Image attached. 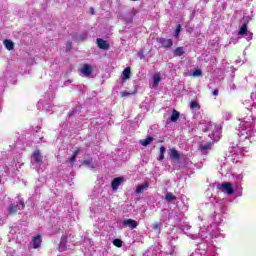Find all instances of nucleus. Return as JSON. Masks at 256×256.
Instances as JSON below:
<instances>
[{
    "label": "nucleus",
    "instance_id": "obj_1",
    "mask_svg": "<svg viewBox=\"0 0 256 256\" xmlns=\"http://www.w3.org/2000/svg\"><path fill=\"white\" fill-rule=\"evenodd\" d=\"M249 21H251V17H243L241 20L242 26L238 31V35L245 37V39H247L248 41L253 39V34L249 30H247V23H249Z\"/></svg>",
    "mask_w": 256,
    "mask_h": 256
},
{
    "label": "nucleus",
    "instance_id": "obj_2",
    "mask_svg": "<svg viewBox=\"0 0 256 256\" xmlns=\"http://www.w3.org/2000/svg\"><path fill=\"white\" fill-rule=\"evenodd\" d=\"M254 133L255 130H253V127H245L239 125L237 135L240 136L241 139H247L248 137H252Z\"/></svg>",
    "mask_w": 256,
    "mask_h": 256
},
{
    "label": "nucleus",
    "instance_id": "obj_3",
    "mask_svg": "<svg viewBox=\"0 0 256 256\" xmlns=\"http://www.w3.org/2000/svg\"><path fill=\"white\" fill-rule=\"evenodd\" d=\"M168 157L171 161H181V159H185V155L179 152L176 148H170L168 150Z\"/></svg>",
    "mask_w": 256,
    "mask_h": 256
},
{
    "label": "nucleus",
    "instance_id": "obj_4",
    "mask_svg": "<svg viewBox=\"0 0 256 256\" xmlns=\"http://www.w3.org/2000/svg\"><path fill=\"white\" fill-rule=\"evenodd\" d=\"M148 133L149 136H147L146 139L140 140V145H142V147H147L148 145H151L153 143V137H157L158 132H153V128L151 127L148 130Z\"/></svg>",
    "mask_w": 256,
    "mask_h": 256
},
{
    "label": "nucleus",
    "instance_id": "obj_5",
    "mask_svg": "<svg viewBox=\"0 0 256 256\" xmlns=\"http://www.w3.org/2000/svg\"><path fill=\"white\" fill-rule=\"evenodd\" d=\"M136 13L137 12L135 11V9H132V10L122 14L120 16V19H122V21H125L127 24L133 23V18L135 17Z\"/></svg>",
    "mask_w": 256,
    "mask_h": 256
},
{
    "label": "nucleus",
    "instance_id": "obj_6",
    "mask_svg": "<svg viewBox=\"0 0 256 256\" xmlns=\"http://www.w3.org/2000/svg\"><path fill=\"white\" fill-rule=\"evenodd\" d=\"M217 188L221 191H225L228 195H233V193H235V190L233 189V184H231L230 182L218 184Z\"/></svg>",
    "mask_w": 256,
    "mask_h": 256
},
{
    "label": "nucleus",
    "instance_id": "obj_7",
    "mask_svg": "<svg viewBox=\"0 0 256 256\" xmlns=\"http://www.w3.org/2000/svg\"><path fill=\"white\" fill-rule=\"evenodd\" d=\"M72 41H75L76 43H80L81 41H87V37H89V34L87 33H77L74 32L71 34Z\"/></svg>",
    "mask_w": 256,
    "mask_h": 256
},
{
    "label": "nucleus",
    "instance_id": "obj_8",
    "mask_svg": "<svg viewBox=\"0 0 256 256\" xmlns=\"http://www.w3.org/2000/svg\"><path fill=\"white\" fill-rule=\"evenodd\" d=\"M157 43H159L164 49H171L173 47V39L167 38H157Z\"/></svg>",
    "mask_w": 256,
    "mask_h": 256
},
{
    "label": "nucleus",
    "instance_id": "obj_9",
    "mask_svg": "<svg viewBox=\"0 0 256 256\" xmlns=\"http://www.w3.org/2000/svg\"><path fill=\"white\" fill-rule=\"evenodd\" d=\"M241 157H243L242 154H238L235 151H229L228 154L226 153V156L224 157V159L226 161H239Z\"/></svg>",
    "mask_w": 256,
    "mask_h": 256
},
{
    "label": "nucleus",
    "instance_id": "obj_10",
    "mask_svg": "<svg viewBox=\"0 0 256 256\" xmlns=\"http://www.w3.org/2000/svg\"><path fill=\"white\" fill-rule=\"evenodd\" d=\"M179 117H181V113L179 111H177L176 109L172 110V114L170 115V117L166 120V123H177V121H179Z\"/></svg>",
    "mask_w": 256,
    "mask_h": 256
},
{
    "label": "nucleus",
    "instance_id": "obj_11",
    "mask_svg": "<svg viewBox=\"0 0 256 256\" xmlns=\"http://www.w3.org/2000/svg\"><path fill=\"white\" fill-rule=\"evenodd\" d=\"M81 73L83 77H91L93 73V68L89 64H84L83 67L81 68Z\"/></svg>",
    "mask_w": 256,
    "mask_h": 256
},
{
    "label": "nucleus",
    "instance_id": "obj_12",
    "mask_svg": "<svg viewBox=\"0 0 256 256\" xmlns=\"http://www.w3.org/2000/svg\"><path fill=\"white\" fill-rule=\"evenodd\" d=\"M239 121L241 127H253V119L250 117L240 118Z\"/></svg>",
    "mask_w": 256,
    "mask_h": 256
},
{
    "label": "nucleus",
    "instance_id": "obj_13",
    "mask_svg": "<svg viewBox=\"0 0 256 256\" xmlns=\"http://www.w3.org/2000/svg\"><path fill=\"white\" fill-rule=\"evenodd\" d=\"M96 43L99 49H103L104 51L109 50V43H107L103 38H97Z\"/></svg>",
    "mask_w": 256,
    "mask_h": 256
},
{
    "label": "nucleus",
    "instance_id": "obj_14",
    "mask_svg": "<svg viewBox=\"0 0 256 256\" xmlns=\"http://www.w3.org/2000/svg\"><path fill=\"white\" fill-rule=\"evenodd\" d=\"M123 227H129L130 229H137V222L134 219H126L122 222Z\"/></svg>",
    "mask_w": 256,
    "mask_h": 256
},
{
    "label": "nucleus",
    "instance_id": "obj_15",
    "mask_svg": "<svg viewBox=\"0 0 256 256\" xmlns=\"http://www.w3.org/2000/svg\"><path fill=\"white\" fill-rule=\"evenodd\" d=\"M41 243H43V240H41V235H37L32 238L31 244L33 249H39V247H41Z\"/></svg>",
    "mask_w": 256,
    "mask_h": 256
},
{
    "label": "nucleus",
    "instance_id": "obj_16",
    "mask_svg": "<svg viewBox=\"0 0 256 256\" xmlns=\"http://www.w3.org/2000/svg\"><path fill=\"white\" fill-rule=\"evenodd\" d=\"M67 243H68L67 236H62L60 239V243L58 245L59 251L61 253H63V251H67Z\"/></svg>",
    "mask_w": 256,
    "mask_h": 256
},
{
    "label": "nucleus",
    "instance_id": "obj_17",
    "mask_svg": "<svg viewBox=\"0 0 256 256\" xmlns=\"http://www.w3.org/2000/svg\"><path fill=\"white\" fill-rule=\"evenodd\" d=\"M81 113V105H76L72 110L68 113V118L73 119V117H77Z\"/></svg>",
    "mask_w": 256,
    "mask_h": 256
},
{
    "label": "nucleus",
    "instance_id": "obj_18",
    "mask_svg": "<svg viewBox=\"0 0 256 256\" xmlns=\"http://www.w3.org/2000/svg\"><path fill=\"white\" fill-rule=\"evenodd\" d=\"M211 147H213V142H203L199 145V149L202 153H207L210 151Z\"/></svg>",
    "mask_w": 256,
    "mask_h": 256
},
{
    "label": "nucleus",
    "instance_id": "obj_19",
    "mask_svg": "<svg viewBox=\"0 0 256 256\" xmlns=\"http://www.w3.org/2000/svg\"><path fill=\"white\" fill-rule=\"evenodd\" d=\"M124 179L121 177H116L113 179V181L111 182V187L113 191H117V189H119V185H121V183H123Z\"/></svg>",
    "mask_w": 256,
    "mask_h": 256
},
{
    "label": "nucleus",
    "instance_id": "obj_20",
    "mask_svg": "<svg viewBox=\"0 0 256 256\" xmlns=\"http://www.w3.org/2000/svg\"><path fill=\"white\" fill-rule=\"evenodd\" d=\"M213 141H218L221 139V131L219 130V127H215V130L209 135Z\"/></svg>",
    "mask_w": 256,
    "mask_h": 256
},
{
    "label": "nucleus",
    "instance_id": "obj_21",
    "mask_svg": "<svg viewBox=\"0 0 256 256\" xmlns=\"http://www.w3.org/2000/svg\"><path fill=\"white\" fill-rule=\"evenodd\" d=\"M78 155H85V150L82 149V148H77V149L73 152V154H72V156L70 157L69 161H75V160L77 159Z\"/></svg>",
    "mask_w": 256,
    "mask_h": 256
},
{
    "label": "nucleus",
    "instance_id": "obj_22",
    "mask_svg": "<svg viewBox=\"0 0 256 256\" xmlns=\"http://www.w3.org/2000/svg\"><path fill=\"white\" fill-rule=\"evenodd\" d=\"M127 79H131V68L127 67L122 72V81H127Z\"/></svg>",
    "mask_w": 256,
    "mask_h": 256
},
{
    "label": "nucleus",
    "instance_id": "obj_23",
    "mask_svg": "<svg viewBox=\"0 0 256 256\" xmlns=\"http://www.w3.org/2000/svg\"><path fill=\"white\" fill-rule=\"evenodd\" d=\"M145 189H149V183L147 182L136 187V195H141V193H143Z\"/></svg>",
    "mask_w": 256,
    "mask_h": 256
},
{
    "label": "nucleus",
    "instance_id": "obj_24",
    "mask_svg": "<svg viewBox=\"0 0 256 256\" xmlns=\"http://www.w3.org/2000/svg\"><path fill=\"white\" fill-rule=\"evenodd\" d=\"M19 211V204H12L8 208L9 215H15Z\"/></svg>",
    "mask_w": 256,
    "mask_h": 256
},
{
    "label": "nucleus",
    "instance_id": "obj_25",
    "mask_svg": "<svg viewBox=\"0 0 256 256\" xmlns=\"http://www.w3.org/2000/svg\"><path fill=\"white\" fill-rule=\"evenodd\" d=\"M4 47H6L8 51H13V49H15V44L13 41L6 39L4 40Z\"/></svg>",
    "mask_w": 256,
    "mask_h": 256
},
{
    "label": "nucleus",
    "instance_id": "obj_26",
    "mask_svg": "<svg viewBox=\"0 0 256 256\" xmlns=\"http://www.w3.org/2000/svg\"><path fill=\"white\" fill-rule=\"evenodd\" d=\"M35 143H43L45 142V137H43V134L40 131H36L35 135Z\"/></svg>",
    "mask_w": 256,
    "mask_h": 256
},
{
    "label": "nucleus",
    "instance_id": "obj_27",
    "mask_svg": "<svg viewBox=\"0 0 256 256\" xmlns=\"http://www.w3.org/2000/svg\"><path fill=\"white\" fill-rule=\"evenodd\" d=\"M32 159L34 161H43V156L41 155V151L35 150L32 154Z\"/></svg>",
    "mask_w": 256,
    "mask_h": 256
},
{
    "label": "nucleus",
    "instance_id": "obj_28",
    "mask_svg": "<svg viewBox=\"0 0 256 256\" xmlns=\"http://www.w3.org/2000/svg\"><path fill=\"white\" fill-rule=\"evenodd\" d=\"M183 55H185V50L183 47H177L174 50V57H183Z\"/></svg>",
    "mask_w": 256,
    "mask_h": 256
},
{
    "label": "nucleus",
    "instance_id": "obj_29",
    "mask_svg": "<svg viewBox=\"0 0 256 256\" xmlns=\"http://www.w3.org/2000/svg\"><path fill=\"white\" fill-rule=\"evenodd\" d=\"M159 83H161V76L159 74H154L152 86L159 87Z\"/></svg>",
    "mask_w": 256,
    "mask_h": 256
},
{
    "label": "nucleus",
    "instance_id": "obj_30",
    "mask_svg": "<svg viewBox=\"0 0 256 256\" xmlns=\"http://www.w3.org/2000/svg\"><path fill=\"white\" fill-rule=\"evenodd\" d=\"M165 200L168 202L177 201V196L173 195L171 192H168L165 196Z\"/></svg>",
    "mask_w": 256,
    "mask_h": 256
},
{
    "label": "nucleus",
    "instance_id": "obj_31",
    "mask_svg": "<svg viewBox=\"0 0 256 256\" xmlns=\"http://www.w3.org/2000/svg\"><path fill=\"white\" fill-rule=\"evenodd\" d=\"M167 152V148L165 146L160 147V153H159V159L160 161H163L165 159V153Z\"/></svg>",
    "mask_w": 256,
    "mask_h": 256
},
{
    "label": "nucleus",
    "instance_id": "obj_32",
    "mask_svg": "<svg viewBox=\"0 0 256 256\" xmlns=\"http://www.w3.org/2000/svg\"><path fill=\"white\" fill-rule=\"evenodd\" d=\"M113 245H114L115 247L121 248V247H123V240H122V239H119V238H116V239H114V241H113Z\"/></svg>",
    "mask_w": 256,
    "mask_h": 256
},
{
    "label": "nucleus",
    "instance_id": "obj_33",
    "mask_svg": "<svg viewBox=\"0 0 256 256\" xmlns=\"http://www.w3.org/2000/svg\"><path fill=\"white\" fill-rule=\"evenodd\" d=\"M190 109H200L199 103L197 101L190 102Z\"/></svg>",
    "mask_w": 256,
    "mask_h": 256
},
{
    "label": "nucleus",
    "instance_id": "obj_34",
    "mask_svg": "<svg viewBox=\"0 0 256 256\" xmlns=\"http://www.w3.org/2000/svg\"><path fill=\"white\" fill-rule=\"evenodd\" d=\"M152 229L154 231H161V223L159 222L154 223Z\"/></svg>",
    "mask_w": 256,
    "mask_h": 256
},
{
    "label": "nucleus",
    "instance_id": "obj_35",
    "mask_svg": "<svg viewBox=\"0 0 256 256\" xmlns=\"http://www.w3.org/2000/svg\"><path fill=\"white\" fill-rule=\"evenodd\" d=\"M201 75H203V72L201 71V69H196L193 72V77H201Z\"/></svg>",
    "mask_w": 256,
    "mask_h": 256
},
{
    "label": "nucleus",
    "instance_id": "obj_36",
    "mask_svg": "<svg viewBox=\"0 0 256 256\" xmlns=\"http://www.w3.org/2000/svg\"><path fill=\"white\" fill-rule=\"evenodd\" d=\"M72 47H73V42L72 41H68L66 43V51L67 52L71 51Z\"/></svg>",
    "mask_w": 256,
    "mask_h": 256
},
{
    "label": "nucleus",
    "instance_id": "obj_37",
    "mask_svg": "<svg viewBox=\"0 0 256 256\" xmlns=\"http://www.w3.org/2000/svg\"><path fill=\"white\" fill-rule=\"evenodd\" d=\"M181 33V25H178L175 30L174 37H179V34Z\"/></svg>",
    "mask_w": 256,
    "mask_h": 256
},
{
    "label": "nucleus",
    "instance_id": "obj_38",
    "mask_svg": "<svg viewBox=\"0 0 256 256\" xmlns=\"http://www.w3.org/2000/svg\"><path fill=\"white\" fill-rule=\"evenodd\" d=\"M92 164H93V162H91V161H83V162H82V165H83L84 167H92V169H93Z\"/></svg>",
    "mask_w": 256,
    "mask_h": 256
},
{
    "label": "nucleus",
    "instance_id": "obj_39",
    "mask_svg": "<svg viewBox=\"0 0 256 256\" xmlns=\"http://www.w3.org/2000/svg\"><path fill=\"white\" fill-rule=\"evenodd\" d=\"M224 118L226 119V121H229V119H231V113L226 112Z\"/></svg>",
    "mask_w": 256,
    "mask_h": 256
},
{
    "label": "nucleus",
    "instance_id": "obj_40",
    "mask_svg": "<svg viewBox=\"0 0 256 256\" xmlns=\"http://www.w3.org/2000/svg\"><path fill=\"white\" fill-rule=\"evenodd\" d=\"M129 95H131V93H129V92H127V91L121 92V96H122V97H129Z\"/></svg>",
    "mask_w": 256,
    "mask_h": 256
},
{
    "label": "nucleus",
    "instance_id": "obj_41",
    "mask_svg": "<svg viewBox=\"0 0 256 256\" xmlns=\"http://www.w3.org/2000/svg\"><path fill=\"white\" fill-rule=\"evenodd\" d=\"M212 95H214V97H217V95H219V89H214L212 91Z\"/></svg>",
    "mask_w": 256,
    "mask_h": 256
},
{
    "label": "nucleus",
    "instance_id": "obj_42",
    "mask_svg": "<svg viewBox=\"0 0 256 256\" xmlns=\"http://www.w3.org/2000/svg\"><path fill=\"white\" fill-rule=\"evenodd\" d=\"M230 89L231 91H235V89H237V86L235 84H230Z\"/></svg>",
    "mask_w": 256,
    "mask_h": 256
},
{
    "label": "nucleus",
    "instance_id": "obj_43",
    "mask_svg": "<svg viewBox=\"0 0 256 256\" xmlns=\"http://www.w3.org/2000/svg\"><path fill=\"white\" fill-rule=\"evenodd\" d=\"M89 12L91 13V15H95V9L93 7L89 9Z\"/></svg>",
    "mask_w": 256,
    "mask_h": 256
},
{
    "label": "nucleus",
    "instance_id": "obj_44",
    "mask_svg": "<svg viewBox=\"0 0 256 256\" xmlns=\"http://www.w3.org/2000/svg\"><path fill=\"white\" fill-rule=\"evenodd\" d=\"M44 109H45L46 111H51V106L45 105V106H44Z\"/></svg>",
    "mask_w": 256,
    "mask_h": 256
},
{
    "label": "nucleus",
    "instance_id": "obj_45",
    "mask_svg": "<svg viewBox=\"0 0 256 256\" xmlns=\"http://www.w3.org/2000/svg\"><path fill=\"white\" fill-rule=\"evenodd\" d=\"M138 57H140V59H143V54H142V52H138Z\"/></svg>",
    "mask_w": 256,
    "mask_h": 256
},
{
    "label": "nucleus",
    "instance_id": "obj_46",
    "mask_svg": "<svg viewBox=\"0 0 256 256\" xmlns=\"http://www.w3.org/2000/svg\"><path fill=\"white\" fill-rule=\"evenodd\" d=\"M20 205H22V209H25V203L24 202H20Z\"/></svg>",
    "mask_w": 256,
    "mask_h": 256
},
{
    "label": "nucleus",
    "instance_id": "obj_47",
    "mask_svg": "<svg viewBox=\"0 0 256 256\" xmlns=\"http://www.w3.org/2000/svg\"><path fill=\"white\" fill-rule=\"evenodd\" d=\"M209 129H210V128H204L203 131H204L205 133H207V131H209Z\"/></svg>",
    "mask_w": 256,
    "mask_h": 256
},
{
    "label": "nucleus",
    "instance_id": "obj_48",
    "mask_svg": "<svg viewBox=\"0 0 256 256\" xmlns=\"http://www.w3.org/2000/svg\"><path fill=\"white\" fill-rule=\"evenodd\" d=\"M236 63H241V60H236Z\"/></svg>",
    "mask_w": 256,
    "mask_h": 256
},
{
    "label": "nucleus",
    "instance_id": "obj_49",
    "mask_svg": "<svg viewBox=\"0 0 256 256\" xmlns=\"http://www.w3.org/2000/svg\"><path fill=\"white\" fill-rule=\"evenodd\" d=\"M254 109H256V104L253 105Z\"/></svg>",
    "mask_w": 256,
    "mask_h": 256
},
{
    "label": "nucleus",
    "instance_id": "obj_50",
    "mask_svg": "<svg viewBox=\"0 0 256 256\" xmlns=\"http://www.w3.org/2000/svg\"><path fill=\"white\" fill-rule=\"evenodd\" d=\"M132 1H137V0H132Z\"/></svg>",
    "mask_w": 256,
    "mask_h": 256
}]
</instances>
